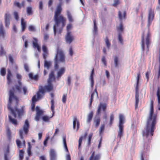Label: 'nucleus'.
<instances>
[{"label":"nucleus","instance_id":"21","mask_svg":"<svg viewBox=\"0 0 160 160\" xmlns=\"http://www.w3.org/2000/svg\"><path fill=\"white\" fill-rule=\"evenodd\" d=\"M66 71L65 67H62L57 72V78H59Z\"/></svg>","mask_w":160,"mask_h":160},{"label":"nucleus","instance_id":"16","mask_svg":"<svg viewBox=\"0 0 160 160\" xmlns=\"http://www.w3.org/2000/svg\"><path fill=\"white\" fill-rule=\"evenodd\" d=\"M42 49L43 52L42 54L43 58L45 60H46L48 54L47 46L45 45H43L42 46Z\"/></svg>","mask_w":160,"mask_h":160},{"label":"nucleus","instance_id":"19","mask_svg":"<svg viewBox=\"0 0 160 160\" xmlns=\"http://www.w3.org/2000/svg\"><path fill=\"white\" fill-rule=\"evenodd\" d=\"M156 95L158 98V109L160 110V87H158Z\"/></svg>","mask_w":160,"mask_h":160},{"label":"nucleus","instance_id":"45","mask_svg":"<svg viewBox=\"0 0 160 160\" xmlns=\"http://www.w3.org/2000/svg\"><path fill=\"white\" fill-rule=\"evenodd\" d=\"M63 144L64 145V147L65 149H67L68 148V147L67 146V143H66V136H63Z\"/></svg>","mask_w":160,"mask_h":160},{"label":"nucleus","instance_id":"30","mask_svg":"<svg viewBox=\"0 0 160 160\" xmlns=\"http://www.w3.org/2000/svg\"><path fill=\"white\" fill-rule=\"evenodd\" d=\"M27 13L28 15H32L33 14V10L31 7H28L26 8Z\"/></svg>","mask_w":160,"mask_h":160},{"label":"nucleus","instance_id":"11","mask_svg":"<svg viewBox=\"0 0 160 160\" xmlns=\"http://www.w3.org/2000/svg\"><path fill=\"white\" fill-rule=\"evenodd\" d=\"M80 128V123L79 120L76 116H74L73 118V128L76 131H78Z\"/></svg>","mask_w":160,"mask_h":160},{"label":"nucleus","instance_id":"7","mask_svg":"<svg viewBox=\"0 0 160 160\" xmlns=\"http://www.w3.org/2000/svg\"><path fill=\"white\" fill-rule=\"evenodd\" d=\"M54 100L52 99L51 101V109L52 112V116L48 117L47 116H44L42 118V120L45 122H49L50 119L52 118L55 113L54 111Z\"/></svg>","mask_w":160,"mask_h":160},{"label":"nucleus","instance_id":"58","mask_svg":"<svg viewBox=\"0 0 160 160\" xmlns=\"http://www.w3.org/2000/svg\"><path fill=\"white\" fill-rule=\"evenodd\" d=\"M138 84L136 83V85L135 87V95L139 94L138 92L139 88H138Z\"/></svg>","mask_w":160,"mask_h":160},{"label":"nucleus","instance_id":"5","mask_svg":"<svg viewBox=\"0 0 160 160\" xmlns=\"http://www.w3.org/2000/svg\"><path fill=\"white\" fill-rule=\"evenodd\" d=\"M30 127V124L28 119H26L24 122V124L22 126V129H20L19 131V134L20 139H22V144L24 146H25V141L23 139V132L25 134L27 135L29 132Z\"/></svg>","mask_w":160,"mask_h":160},{"label":"nucleus","instance_id":"59","mask_svg":"<svg viewBox=\"0 0 160 160\" xmlns=\"http://www.w3.org/2000/svg\"><path fill=\"white\" fill-rule=\"evenodd\" d=\"M9 62L12 64H13L14 63H15L13 58L12 56L10 55L9 56Z\"/></svg>","mask_w":160,"mask_h":160},{"label":"nucleus","instance_id":"38","mask_svg":"<svg viewBox=\"0 0 160 160\" xmlns=\"http://www.w3.org/2000/svg\"><path fill=\"white\" fill-rule=\"evenodd\" d=\"M19 160H22L24 157V151L23 150H20L19 152Z\"/></svg>","mask_w":160,"mask_h":160},{"label":"nucleus","instance_id":"14","mask_svg":"<svg viewBox=\"0 0 160 160\" xmlns=\"http://www.w3.org/2000/svg\"><path fill=\"white\" fill-rule=\"evenodd\" d=\"M154 11L152 10V9L150 8L149 11V14L148 16V22L149 23L151 24L152 20L154 18Z\"/></svg>","mask_w":160,"mask_h":160},{"label":"nucleus","instance_id":"22","mask_svg":"<svg viewBox=\"0 0 160 160\" xmlns=\"http://www.w3.org/2000/svg\"><path fill=\"white\" fill-rule=\"evenodd\" d=\"M21 27L22 31H24L26 28V23L23 18H22L21 19Z\"/></svg>","mask_w":160,"mask_h":160},{"label":"nucleus","instance_id":"43","mask_svg":"<svg viewBox=\"0 0 160 160\" xmlns=\"http://www.w3.org/2000/svg\"><path fill=\"white\" fill-rule=\"evenodd\" d=\"M6 53V52L4 50L3 47L1 46V50H0V55L2 56L3 55H5Z\"/></svg>","mask_w":160,"mask_h":160},{"label":"nucleus","instance_id":"46","mask_svg":"<svg viewBox=\"0 0 160 160\" xmlns=\"http://www.w3.org/2000/svg\"><path fill=\"white\" fill-rule=\"evenodd\" d=\"M63 144L64 145V147L65 149H67L68 148V147L67 146V143H66V136H63Z\"/></svg>","mask_w":160,"mask_h":160},{"label":"nucleus","instance_id":"32","mask_svg":"<svg viewBox=\"0 0 160 160\" xmlns=\"http://www.w3.org/2000/svg\"><path fill=\"white\" fill-rule=\"evenodd\" d=\"M141 46L142 48L144 50L145 48L144 34L142 33L141 36Z\"/></svg>","mask_w":160,"mask_h":160},{"label":"nucleus","instance_id":"56","mask_svg":"<svg viewBox=\"0 0 160 160\" xmlns=\"http://www.w3.org/2000/svg\"><path fill=\"white\" fill-rule=\"evenodd\" d=\"M114 63L116 67H118V57L116 56L114 58Z\"/></svg>","mask_w":160,"mask_h":160},{"label":"nucleus","instance_id":"52","mask_svg":"<svg viewBox=\"0 0 160 160\" xmlns=\"http://www.w3.org/2000/svg\"><path fill=\"white\" fill-rule=\"evenodd\" d=\"M13 15L15 20L18 21L19 19V16L18 12L16 11H15L14 12Z\"/></svg>","mask_w":160,"mask_h":160},{"label":"nucleus","instance_id":"4","mask_svg":"<svg viewBox=\"0 0 160 160\" xmlns=\"http://www.w3.org/2000/svg\"><path fill=\"white\" fill-rule=\"evenodd\" d=\"M65 55L63 51L59 48L57 49V53L54 58V68L57 70L58 68L59 62L65 63Z\"/></svg>","mask_w":160,"mask_h":160},{"label":"nucleus","instance_id":"9","mask_svg":"<svg viewBox=\"0 0 160 160\" xmlns=\"http://www.w3.org/2000/svg\"><path fill=\"white\" fill-rule=\"evenodd\" d=\"M65 39L66 42L70 44L74 40V37L72 34L71 32H68L66 35Z\"/></svg>","mask_w":160,"mask_h":160},{"label":"nucleus","instance_id":"33","mask_svg":"<svg viewBox=\"0 0 160 160\" xmlns=\"http://www.w3.org/2000/svg\"><path fill=\"white\" fill-rule=\"evenodd\" d=\"M139 94L135 95V108H138L139 102Z\"/></svg>","mask_w":160,"mask_h":160},{"label":"nucleus","instance_id":"23","mask_svg":"<svg viewBox=\"0 0 160 160\" xmlns=\"http://www.w3.org/2000/svg\"><path fill=\"white\" fill-rule=\"evenodd\" d=\"M93 115V111H91L88 114L87 122L88 123H90L92 121Z\"/></svg>","mask_w":160,"mask_h":160},{"label":"nucleus","instance_id":"15","mask_svg":"<svg viewBox=\"0 0 160 160\" xmlns=\"http://www.w3.org/2000/svg\"><path fill=\"white\" fill-rule=\"evenodd\" d=\"M38 39L36 38H33V40L32 41V44L33 48H37L38 51L41 50V48L40 46L38 44Z\"/></svg>","mask_w":160,"mask_h":160},{"label":"nucleus","instance_id":"10","mask_svg":"<svg viewBox=\"0 0 160 160\" xmlns=\"http://www.w3.org/2000/svg\"><path fill=\"white\" fill-rule=\"evenodd\" d=\"M11 18V15L8 12H7L4 14V23L6 27L9 28L10 24V19Z\"/></svg>","mask_w":160,"mask_h":160},{"label":"nucleus","instance_id":"31","mask_svg":"<svg viewBox=\"0 0 160 160\" xmlns=\"http://www.w3.org/2000/svg\"><path fill=\"white\" fill-rule=\"evenodd\" d=\"M7 136L9 140H10L12 138L11 132L10 128H8L6 130Z\"/></svg>","mask_w":160,"mask_h":160},{"label":"nucleus","instance_id":"55","mask_svg":"<svg viewBox=\"0 0 160 160\" xmlns=\"http://www.w3.org/2000/svg\"><path fill=\"white\" fill-rule=\"evenodd\" d=\"M105 128V125L104 124H103L101 125L99 130V133L100 134H101L102 133L103 131L104 130Z\"/></svg>","mask_w":160,"mask_h":160},{"label":"nucleus","instance_id":"20","mask_svg":"<svg viewBox=\"0 0 160 160\" xmlns=\"http://www.w3.org/2000/svg\"><path fill=\"white\" fill-rule=\"evenodd\" d=\"M126 11H124L123 14H122L121 12L119 11L118 12V17L120 21L121 22H122V20L123 19H124L126 18Z\"/></svg>","mask_w":160,"mask_h":160},{"label":"nucleus","instance_id":"26","mask_svg":"<svg viewBox=\"0 0 160 160\" xmlns=\"http://www.w3.org/2000/svg\"><path fill=\"white\" fill-rule=\"evenodd\" d=\"M45 91L48 92H50L53 90V85H46L43 87Z\"/></svg>","mask_w":160,"mask_h":160},{"label":"nucleus","instance_id":"29","mask_svg":"<svg viewBox=\"0 0 160 160\" xmlns=\"http://www.w3.org/2000/svg\"><path fill=\"white\" fill-rule=\"evenodd\" d=\"M8 118L9 122H11L13 124L15 125H16L18 124V122L16 119L12 118L10 115L8 116Z\"/></svg>","mask_w":160,"mask_h":160},{"label":"nucleus","instance_id":"57","mask_svg":"<svg viewBox=\"0 0 160 160\" xmlns=\"http://www.w3.org/2000/svg\"><path fill=\"white\" fill-rule=\"evenodd\" d=\"M113 4V6L114 7H116L120 3L119 0H115Z\"/></svg>","mask_w":160,"mask_h":160},{"label":"nucleus","instance_id":"61","mask_svg":"<svg viewBox=\"0 0 160 160\" xmlns=\"http://www.w3.org/2000/svg\"><path fill=\"white\" fill-rule=\"evenodd\" d=\"M137 82L136 83L137 84L139 83V79L140 77V72H139L138 73H137Z\"/></svg>","mask_w":160,"mask_h":160},{"label":"nucleus","instance_id":"64","mask_svg":"<svg viewBox=\"0 0 160 160\" xmlns=\"http://www.w3.org/2000/svg\"><path fill=\"white\" fill-rule=\"evenodd\" d=\"M38 99V98H36V95L33 96L32 97V102H34L35 103V102L37 101L38 99Z\"/></svg>","mask_w":160,"mask_h":160},{"label":"nucleus","instance_id":"44","mask_svg":"<svg viewBox=\"0 0 160 160\" xmlns=\"http://www.w3.org/2000/svg\"><path fill=\"white\" fill-rule=\"evenodd\" d=\"M83 138V136H81L79 139L78 146V148L79 149L80 148L81 146L82 143V141Z\"/></svg>","mask_w":160,"mask_h":160},{"label":"nucleus","instance_id":"51","mask_svg":"<svg viewBox=\"0 0 160 160\" xmlns=\"http://www.w3.org/2000/svg\"><path fill=\"white\" fill-rule=\"evenodd\" d=\"M1 74L2 76H4L6 73L5 69L4 68H2L0 71Z\"/></svg>","mask_w":160,"mask_h":160},{"label":"nucleus","instance_id":"35","mask_svg":"<svg viewBox=\"0 0 160 160\" xmlns=\"http://www.w3.org/2000/svg\"><path fill=\"white\" fill-rule=\"evenodd\" d=\"M95 95V92H93L91 94V95L90 96V101L89 102V107H91V106H92V102H93V101L94 96Z\"/></svg>","mask_w":160,"mask_h":160},{"label":"nucleus","instance_id":"62","mask_svg":"<svg viewBox=\"0 0 160 160\" xmlns=\"http://www.w3.org/2000/svg\"><path fill=\"white\" fill-rule=\"evenodd\" d=\"M43 5L42 1H40L39 3V9L40 10H42L43 9Z\"/></svg>","mask_w":160,"mask_h":160},{"label":"nucleus","instance_id":"1","mask_svg":"<svg viewBox=\"0 0 160 160\" xmlns=\"http://www.w3.org/2000/svg\"><path fill=\"white\" fill-rule=\"evenodd\" d=\"M153 103V101L151 100L150 109L147 120L146 128L143 131V135L150 139L153 135V132L156 129L155 126L157 120V114L154 113Z\"/></svg>","mask_w":160,"mask_h":160},{"label":"nucleus","instance_id":"49","mask_svg":"<svg viewBox=\"0 0 160 160\" xmlns=\"http://www.w3.org/2000/svg\"><path fill=\"white\" fill-rule=\"evenodd\" d=\"M49 138V136H48L45 138L43 142V145L44 146H47V144L48 142V141Z\"/></svg>","mask_w":160,"mask_h":160},{"label":"nucleus","instance_id":"8","mask_svg":"<svg viewBox=\"0 0 160 160\" xmlns=\"http://www.w3.org/2000/svg\"><path fill=\"white\" fill-rule=\"evenodd\" d=\"M107 107V104L106 103L100 102L98 106V108L96 113V115H99L101 113V110H102L104 112H105Z\"/></svg>","mask_w":160,"mask_h":160},{"label":"nucleus","instance_id":"27","mask_svg":"<svg viewBox=\"0 0 160 160\" xmlns=\"http://www.w3.org/2000/svg\"><path fill=\"white\" fill-rule=\"evenodd\" d=\"M150 35L149 32H148L147 34L146 38V44L147 45V48L148 49L149 48V46L150 44Z\"/></svg>","mask_w":160,"mask_h":160},{"label":"nucleus","instance_id":"41","mask_svg":"<svg viewBox=\"0 0 160 160\" xmlns=\"http://www.w3.org/2000/svg\"><path fill=\"white\" fill-rule=\"evenodd\" d=\"M67 15L68 18V20L70 22H72L73 21V19H72V17L71 15V14L70 12H67Z\"/></svg>","mask_w":160,"mask_h":160},{"label":"nucleus","instance_id":"34","mask_svg":"<svg viewBox=\"0 0 160 160\" xmlns=\"http://www.w3.org/2000/svg\"><path fill=\"white\" fill-rule=\"evenodd\" d=\"M118 39L120 44L122 45H123V39L122 38V34L121 32H118Z\"/></svg>","mask_w":160,"mask_h":160},{"label":"nucleus","instance_id":"6","mask_svg":"<svg viewBox=\"0 0 160 160\" xmlns=\"http://www.w3.org/2000/svg\"><path fill=\"white\" fill-rule=\"evenodd\" d=\"M125 123V118L123 115L120 114L119 115V122L118 126L119 130L118 131V134L117 138L119 140L121 139V138L123 136L124 132V125Z\"/></svg>","mask_w":160,"mask_h":160},{"label":"nucleus","instance_id":"2","mask_svg":"<svg viewBox=\"0 0 160 160\" xmlns=\"http://www.w3.org/2000/svg\"><path fill=\"white\" fill-rule=\"evenodd\" d=\"M62 8L61 4L58 5L55 11L54 19L55 24L53 26L54 33L56 35L57 30L58 33L60 34L66 25V19L64 16L61 14Z\"/></svg>","mask_w":160,"mask_h":160},{"label":"nucleus","instance_id":"40","mask_svg":"<svg viewBox=\"0 0 160 160\" xmlns=\"http://www.w3.org/2000/svg\"><path fill=\"white\" fill-rule=\"evenodd\" d=\"M55 79L54 73L53 71H52L50 73L48 79L53 80Z\"/></svg>","mask_w":160,"mask_h":160},{"label":"nucleus","instance_id":"17","mask_svg":"<svg viewBox=\"0 0 160 160\" xmlns=\"http://www.w3.org/2000/svg\"><path fill=\"white\" fill-rule=\"evenodd\" d=\"M50 160H56L57 155L55 150L51 149L50 151Z\"/></svg>","mask_w":160,"mask_h":160},{"label":"nucleus","instance_id":"39","mask_svg":"<svg viewBox=\"0 0 160 160\" xmlns=\"http://www.w3.org/2000/svg\"><path fill=\"white\" fill-rule=\"evenodd\" d=\"M93 136V133H90L88 136V145H90L91 144V141L92 137Z\"/></svg>","mask_w":160,"mask_h":160},{"label":"nucleus","instance_id":"50","mask_svg":"<svg viewBox=\"0 0 160 160\" xmlns=\"http://www.w3.org/2000/svg\"><path fill=\"white\" fill-rule=\"evenodd\" d=\"M28 30L30 31L34 32L35 31V27L32 25H30L28 27Z\"/></svg>","mask_w":160,"mask_h":160},{"label":"nucleus","instance_id":"54","mask_svg":"<svg viewBox=\"0 0 160 160\" xmlns=\"http://www.w3.org/2000/svg\"><path fill=\"white\" fill-rule=\"evenodd\" d=\"M16 144H17V145L18 146V147L19 148H21V141L19 140V139H17L16 140Z\"/></svg>","mask_w":160,"mask_h":160},{"label":"nucleus","instance_id":"63","mask_svg":"<svg viewBox=\"0 0 160 160\" xmlns=\"http://www.w3.org/2000/svg\"><path fill=\"white\" fill-rule=\"evenodd\" d=\"M101 61L104 64L105 66H106L107 65V63L105 60V58L104 56H103L102 59Z\"/></svg>","mask_w":160,"mask_h":160},{"label":"nucleus","instance_id":"18","mask_svg":"<svg viewBox=\"0 0 160 160\" xmlns=\"http://www.w3.org/2000/svg\"><path fill=\"white\" fill-rule=\"evenodd\" d=\"M95 152L93 151L89 158L88 160H99L100 158L99 154L95 155Z\"/></svg>","mask_w":160,"mask_h":160},{"label":"nucleus","instance_id":"48","mask_svg":"<svg viewBox=\"0 0 160 160\" xmlns=\"http://www.w3.org/2000/svg\"><path fill=\"white\" fill-rule=\"evenodd\" d=\"M14 6L17 7L20 9H21V8H22L21 5V4L18 2H14Z\"/></svg>","mask_w":160,"mask_h":160},{"label":"nucleus","instance_id":"60","mask_svg":"<svg viewBox=\"0 0 160 160\" xmlns=\"http://www.w3.org/2000/svg\"><path fill=\"white\" fill-rule=\"evenodd\" d=\"M114 120V115L113 114H111L110 116V123L111 125Z\"/></svg>","mask_w":160,"mask_h":160},{"label":"nucleus","instance_id":"53","mask_svg":"<svg viewBox=\"0 0 160 160\" xmlns=\"http://www.w3.org/2000/svg\"><path fill=\"white\" fill-rule=\"evenodd\" d=\"M49 38V35L47 33H45L44 34L43 36V39L44 40L45 42H47V40Z\"/></svg>","mask_w":160,"mask_h":160},{"label":"nucleus","instance_id":"13","mask_svg":"<svg viewBox=\"0 0 160 160\" xmlns=\"http://www.w3.org/2000/svg\"><path fill=\"white\" fill-rule=\"evenodd\" d=\"M16 77L17 79L18 80V83L19 85H17L16 86V88L18 91L20 92L21 91L22 87V82L21 81L22 76L20 74L17 73L16 74Z\"/></svg>","mask_w":160,"mask_h":160},{"label":"nucleus","instance_id":"25","mask_svg":"<svg viewBox=\"0 0 160 160\" xmlns=\"http://www.w3.org/2000/svg\"><path fill=\"white\" fill-rule=\"evenodd\" d=\"M12 76V75L10 71L9 70H8L7 75V79L8 84H10L12 82L11 78Z\"/></svg>","mask_w":160,"mask_h":160},{"label":"nucleus","instance_id":"3","mask_svg":"<svg viewBox=\"0 0 160 160\" xmlns=\"http://www.w3.org/2000/svg\"><path fill=\"white\" fill-rule=\"evenodd\" d=\"M9 92V103L8 105V110L10 111V113L13 115L14 118H16L17 114L18 117L22 116L24 112V108L22 107L20 109H18L17 107H15L14 109H13L11 106V103L13 99H16L15 97L14 93L13 90H10Z\"/></svg>","mask_w":160,"mask_h":160},{"label":"nucleus","instance_id":"37","mask_svg":"<svg viewBox=\"0 0 160 160\" xmlns=\"http://www.w3.org/2000/svg\"><path fill=\"white\" fill-rule=\"evenodd\" d=\"M105 41L107 48L109 49L111 45V44L109 41L108 37L107 36L106 37Z\"/></svg>","mask_w":160,"mask_h":160},{"label":"nucleus","instance_id":"47","mask_svg":"<svg viewBox=\"0 0 160 160\" xmlns=\"http://www.w3.org/2000/svg\"><path fill=\"white\" fill-rule=\"evenodd\" d=\"M94 23V30L95 33L97 32L98 31V28L96 24V20L95 19L93 20Z\"/></svg>","mask_w":160,"mask_h":160},{"label":"nucleus","instance_id":"28","mask_svg":"<svg viewBox=\"0 0 160 160\" xmlns=\"http://www.w3.org/2000/svg\"><path fill=\"white\" fill-rule=\"evenodd\" d=\"M117 29L119 32H123L124 29V28L123 26L122 22H120L119 26H117L116 27Z\"/></svg>","mask_w":160,"mask_h":160},{"label":"nucleus","instance_id":"24","mask_svg":"<svg viewBox=\"0 0 160 160\" xmlns=\"http://www.w3.org/2000/svg\"><path fill=\"white\" fill-rule=\"evenodd\" d=\"M100 119L99 117H95L93 120V123L95 125V127L97 128L100 124Z\"/></svg>","mask_w":160,"mask_h":160},{"label":"nucleus","instance_id":"12","mask_svg":"<svg viewBox=\"0 0 160 160\" xmlns=\"http://www.w3.org/2000/svg\"><path fill=\"white\" fill-rule=\"evenodd\" d=\"M45 91L43 87L40 86L39 90L37 93L38 99H41L44 96Z\"/></svg>","mask_w":160,"mask_h":160},{"label":"nucleus","instance_id":"42","mask_svg":"<svg viewBox=\"0 0 160 160\" xmlns=\"http://www.w3.org/2000/svg\"><path fill=\"white\" fill-rule=\"evenodd\" d=\"M67 98V94H63L62 98V102L65 104L66 102Z\"/></svg>","mask_w":160,"mask_h":160},{"label":"nucleus","instance_id":"36","mask_svg":"<svg viewBox=\"0 0 160 160\" xmlns=\"http://www.w3.org/2000/svg\"><path fill=\"white\" fill-rule=\"evenodd\" d=\"M36 114L38 115V116H41L43 114V111L41 110L39 107H38V106H37L36 107Z\"/></svg>","mask_w":160,"mask_h":160}]
</instances>
